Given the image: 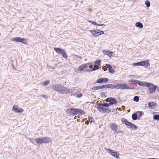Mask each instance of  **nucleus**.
Segmentation results:
<instances>
[{"label": "nucleus", "mask_w": 159, "mask_h": 159, "mask_svg": "<svg viewBox=\"0 0 159 159\" xmlns=\"http://www.w3.org/2000/svg\"><path fill=\"white\" fill-rule=\"evenodd\" d=\"M66 112L67 114L73 116L76 115H83L85 114L82 110L74 108L67 109Z\"/></svg>", "instance_id": "nucleus-1"}, {"label": "nucleus", "mask_w": 159, "mask_h": 159, "mask_svg": "<svg viewBox=\"0 0 159 159\" xmlns=\"http://www.w3.org/2000/svg\"><path fill=\"white\" fill-rule=\"evenodd\" d=\"M121 121L123 124H125L126 126L129 127V128L132 130H135L138 128V127L134 124L130 122L125 118H122Z\"/></svg>", "instance_id": "nucleus-2"}, {"label": "nucleus", "mask_w": 159, "mask_h": 159, "mask_svg": "<svg viewBox=\"0 0 159 159\" xmlns=\"http://www.w3.org/2000/svg\"><path fill=\"white\" fill-rule=\"evenodd\" d=\"M149 60L147 59L145 61H142L140 62H136L133 64L134 66H143L147 68L150 66V64L149 63Z\"/></svg>", "instance_id": "nucleus-3"}, {"label": "nucleus", "mask_w": 159, "mask_h": 159, "mask_svg": "<svg viewBox=\"0 0 159 159\" xmlns=\"http://www.w3.org/2000/svg\"><path fill=\"white\" fill-rule=\"evenodd\" d=\"M54 50L57 53L61 54L65 59H67V55L64 49L59 48H54Z\"/></svg>", "instance_id": "nucleus-4"}, {"label": "nucleus", "mask_w": 159, "mask_h": 159, "mask_svg": "<svg viewBox=\"0 0 159 159\" xmlns=\"http://www.w3.org/2000/svg\"><path fill=\"white\" fill-rule=\"evenodd\" d=\"M89 31L92 34V35L95 37L104 34L103 31L102 30L101 31L100 30L98 29L89 30Z\"/></svg>", "instance_id": "nucleus-5"}, {"label": "nucleus", "mask_w": 159, "mask_h": 159, "mask_svg": "<svg viewBox=\"0 0 159 159\" xmlns=\"http://www.w3.org/2000/svg\"><path fill=\"white\" fill-rule=\"evenodd\" d=\"M147 87L148 88L149 91L150 93H152L155 92L157 90L158 86L155 85L152 83L148 82Z\"/></svg>", "instance_id": "nucleus-6"}, {"label": "nucleus", "mask_w": 159, "mask_h": 159, "mask_svg": "<svg viewBox=\"0 0 159 159\" xmlns=\"http://www.w3.org/2000/svg\"><path fill=\"white\" fill-rule=\"evenodd\" d=\"M12 40L14 42H21L25 44H27L26 42L27 39L20 37L14 38L12 39Z\"/></svg>", "instance_id": "nucleus-7"}, {"label": "nucleus", "mask_w": 159, "mask_h": 159, "mask_svg": "<svg viewBox=\"0 0 159 159\" xmlns=\"http://www.w3.org/2000/svg\"><path fill=\"white\" fill-rule=\"evenodd\" d=\"M106 149L107 152L112 156L117 159L119 158V154L118 152H115L114 151L110 149L106 148Z\"/></svg>", "instance_id": "nucleus-8"}, {"label": "nucleus", "mask_w": 159, "mask_h": 159, "mask_svg": "<svg viewBox=\"0 0 159 159\" xmlns=\"http://www.w3.org/2000/svg\"><path fill=\"white\" fill-rule=\"evenodd\" d=\"M59 92L61 93L68 94L70 92L69 89L61 85Z\"/></svg>", "instance_id": "nucleus-9"}, {"label": "nucleus", "mask_w": 159, "mask_h": 159, "mask_svg": "<svg viewBox=\"0 0 159 159\" xmlns=\"http://www.w3.org/2000/svg\"><path fill=\"white\" fill-rule=\"evenodd\" d=\"M122 90L125 89H135V88L133 87V86H129V85L126 84V83H122Z\"/></svg>", "instance_id": "nucleus-10"}, {"label": "nucleus", "mask_w": 159, "mask_h": 159, "mask_svg": "<svg viewBox=\"0 0 159 159\" xmlns=\"http://www.w3.org/2000/svg\"><path fill=\"white\" fill-rule=\"evenodd\" d=\"M107 99L108 100V101H107V102H109L112 105L114 104H116L117 102V101L116 99L114 98L110 97L108 98Z\"/></svg>", "instance_id": "nucleus-11"}, {"label": "nucleus", "mask_w": 159, "mask_h": 159, "mask_svg": "<svg viewBox=\"0 0 159 159\" xmlns=\"http://www.w3.org/2000/svg\"><path fill=\"white\" fill-rule=\"evenodd\" d=\"M109 80L108 78H101L98 79L96 81V83H106Z\"/></svg>", "instance_id": "nucleus-12"}, {"label": "nucleus", "mask_w": 159, "mask_h": 159, "mask_svg": "<svg viewBox=\"0 0 159 159\" xmlns=\"http://www.w3.org/2000/svg\"><path fill=\"white\" fill-rule=\"evenodd\" d=\"M102 105V103H100L97 106V108L98 110L100 112L104 113L105 107Z\"/></svg>", "instance_id": "nucleus-13"}, {"label": "nucleus", "mask_w": 159, "mask_h": 159, "mask_svg": "<svg viewBox=\"0 0 159 159\" xmlns=\"http://www.w3.org/2000/svg\"><path fill=\"white\" fill-rule=\"evenodd\" d=\"M107 89V84L100 86H97L93 87L92 90H97L98 89Z\"/></svg>", "instance_id": "nucleus-14"}, {"label": "nucleus", "mask_w": 159, "mask_h": 159, "mask_svg": "<svg viewBox=\"0 0 159 159\" xmlns=\"http://www.w3.org/2000/svg\"><path fill=\"white\" fill-rule=\"evenodd\" d=\"M110 127L111 129L115 132H117V130L118 128V126L114 123L110 124Z\"/></svg>", "instance_id": "nucleus-15"}, {"label": "nucleus", "mask_w": 159, "mask_h": 159, "mask_svg": "<svg viewBox=\"0 0 159 159\" xmlns=\"http://www.w3.org/2000/svg\"><path fill=\"white\" fill-rule=\"evenodd\" d=\"M148 83V82H147L140 81L138 80L137 84H138L140 86L147 87Z\"/></svg>", "instance_id": "nucleus-16"}, {"label": "nucleus", "mask_w": 159, "mask_h": 159, "mask_svg": "<svg viewBox=\"0 0 159 159\" xmlns=\"http://www.w3.org/2000/svg\"><path fill=\"white\" fill-rule=\"evenodd\" d=\"M12 110L16 112L17 113L22 112L24 110L21 108L17 107L16 106H14L12 107Z\"/></svg>", "instance_id": "nucleus-17"}, {"label": "nucleus", "mask_w": 159, "mask_h": 159, "mask_svg": "<svg viewBox=\"0 0 159 159\" xmlns=\"http://www.w3.org/2000/svg\"><path fill=\"white\" fill-rule=\"evenodd\" d=\"M43 143H48L51 142L52 139L49 137H42Z\"/></svg>", "instance_id": "nucleus-18"}, {"label": "nucleus", "mask_w": 159, "mask_h": 159, "mask_svg": "<svg viewBox=\"0 0 159 159\" xmlns=\"http://www.w3.org/2000/svg\"><path fill=\"white\" fill-rule=\"evenodd\" d=\"M34 141L36 142V143L39 145H40V144L43 143L42 137L35 138L34 139Z\"/></svg>", "instance_id": "nucleus-19"}, {"label": "nucleus", "mask_w": 159, "mask_h": 159, "mask_svg": "<svg viewBox=\"0 0 159 159\" xmlns=\"http://www.w3.org/2000/svg\"><path fill=\"white\" fill-rule=\"evenodd\" d=\"M60 86L61 85L58 84L54 85L52 86V88L54 90L59 92Z\"/></svg>", "instance_id": "nucleus-20"}, {"label": "nucleus", "mask_w": 159, "mask_h": 159, "mask_svg": "<svg viewBox=\"0 0 159 159\" xmlns=\"http://www.w3.org/2000/svg\"><path fill=\"white\" fill-rule=\"evenodd\" d=\"M110 88L111 89H116V84H107V89Z\"/></svg>", "instance_id": "nucleus-21"}, {"label": "nucleus", "mask_w": 159, "mask_h": 159, "mask_svg": "<svg viewBox=\"0 0 159 159\" xmlns=\"http://www.w3.org/2000/svg\"><path fill=\"white\" fill-rule=\"evenodd\" d=\"M132 118L133 120H135L137 119L139 120L140 118H139L137 113H134L132 115Z\"/></svg>", "instance_id": "nucleus-22"}, {"label": "nucleus", "mask_w": 159, "mask_h": 159, "mask_svg": "<svg viewBox=\"0 0 159 159\" xmlns=\"http://www.w3.org/2000/svg\"><path fill=\"white\" fill-rule=\"evenodd\" d=\"M136 27H139L140 29H142L143 27V24L140 22H137L135 24Z\"/></svg>", "instance_id": "nucleus-23"}, {"label": "nucleus", "mask_w": 159, "mask_h": 159, "mask_svg": "<svg viewBox=\"0 0 159 159\" xmlns=\"http://www.w3.org/2000/svg\"><path fill=\"white\" fill-rule=\"evenodd\" d=\"M101 60L100 59L96 60L94 62V65L98 67L100 66Z\"/></svg>", "instance_id": "nucleus-24"}, {"label": "nucleus", "mask_w": 159, "mask_h": 159, "mask_svg": "<svg viewBox=\"0 0 159 159\" xmlns=\"http://www.w3.org/2000/svg\"><path fill=\"white\" fill-rule=\"evenodd\" d=\"M148 106L152 109H153L154 107L155 103L153 102H150L148 104Z\"/></svg>", "instance_id": "nucleus-25"}, {"label": "nucleus", "mask_w": 159, "mask_h": 159, "mask_svg": "<svg viewBox=\"0 0 159 159\" xmlns=\"http://www.w3.org/2000/svg\"><path fill=\"white\" fill-rule=\"evenodd\" d=\"M122 83L117 84H116V89H121V90H122Z\"/></svg>", "instance_id": "nucleus-26"}, {"label": "nucleus", "mask_w": 159, "mask_h": 159, "mask_svg": "<svg viewBox=\"0 0 159 159\" xmlns=\"http://www.w3.org/2000/svg\"><path fill=\"white\" fill-rule=\"evenodd\" d=\"M153 119L155 120H159V115L155 114L153 117Z\"/></svg>", "instance_id": "nucleus-27"}, {"label": "nucleus", "mask_w": 159, "mask_h": 159, "mask_svg": "<svg viewBox=\"0 0 159 159\" xmlns=\"http://www.w3.org/2000/svg\"><path fill=\"white\" fill-rule=\"evenodd\" d=\"M136 113H138L139 114L138 116L139 118H140V117L143 116L144 115V113L142 111H137Z\"/></svg>", "instance_id": "nucleus-28"}, {"label": "nucleus", "mask_w": 159, "mask_h": 159, "mask_svg": "<svg viewBox=\"0 0 159 159\" xmlns=\"http://www.w3.org/2000/svg\"><path fill=\"white\" fill-rule=\"evenodd\" d=\"M88 120L90 121L91 123L95 124V120L91 116H89L88 118Z\"/></svg>", "instance_id": "nucleus-29"}, {"label": "nucleus", "mask_w": 159, "mask_h": 159, "mask_svg": "<svg viewBox=\"0 0 159 159\" xmlns=\"http://www.w3.org/2000/svg\"><path fill=\"white\" fill-rule=\"evenodd\" d=\"M111 111V109L109 107L105 108L104 113H109Z\"/></svg>", "instance_id": "nucleus-30"}, {"label": "nucleus", "mask_w": 159, "mask_h": 159, "mask_svg": "<svg viewBox=\"0 0 159 159\" xmlns=\"http://www.w3.org/2000/svg\"><path fill=\"white\" fill-rule=\"evenodd\" d=\"M103 53L107 56H108L109 57H111V55H109V50H104L103 51Z\"/></svg>", "instance_id": "nucleus-31"}, {"label": "nucleus", "mask_w": 159, "mask_h": 159, "mask_svg": "<svg viewBox=\"0 0 159 159\" xmlns=\"http://www.w3.org/2000/svg\"><path fill=\"white\" fill-rule=\"evenodd\" d=\"M84 66H84V64H82L79 67L78 69L80 70L81 71H83L84 69L85 68Z\"/></svg>", "instance_id": "nucleus-32"}, {"label": "nucleus", "mask_w": 159, "mask_h": 159, "mask_svg": "<svg viewBox=\"0 0 159 159\" xmlns=\"http://www.w3.org/2000/svg\"><path fill=\"white\" fill-rule=\"evenodd\" d=\"M145 4L146 5L147 7L148 8L150 6V2L148 0H146L145 1Z\"/></svg>", "instance_id": "nucleus-33"}, {"label": "nucleus", "mask_w": 159, "mask_h": 159, "mask_svg": "<svg viewBox=\"0 0 159 159\" xmlns=\"http://www.w3.org/2000/svg\"><path fill=\"white\" fill-rule=\"evenodd\" d=\"M102 105L104 107H107V108L112 105L109 102L108 103H102Z\"/></svg>", "instance_id": "nucleus-34"}, {"label": "nucleus", "mask_w": 159, "mask_h": 159, "mask_svg": "<svg viewBox=\"0 0 159 159\" xmlns=\"http://www.w3.org/2000/svg\"><path fill=\"white\" fill-rule=\"evenodd\" d=\"M134 101L136 102H138L139 100V97L138 96H135L133 98Z\"/></svg>", "instance_id": "nucleus-35"}, {"label": "nucleus", "mask_w": 159, "mask_h": 159, "mask_svg": "<svg viewBox=\"0 0 159 159\" xmlns=\"http://www.w3.org/2000/svg\"><path fill=\"white\" fill-rule=\"evenodd\" d=\"M100 97L102 98L106 97V96L105 95V93L104 92H101L100 93Z\"/></svg>", "instance_id": "nucleus-36"}, {"label": "nucleus", "mask_w": 159, "mask_h": 159, "mask_svg": "<svg viewBox=\"0 0 159 159\" xmlns=\"http://www.w3.org/2000/svg\"><path fill=\"white\" fill-rule=\"evenodd\" d=\"M50 81L48 80L45 81L43 83V84L44 85L46 86L49 83Z\"/></svg>", "instance_id": "nucleus-37"}, {"label": "nucleus", "mask_w": 159, "mask_h": 159, "mask_svg": "<svg viewBox=\"0 0 159 159\" xmlns=\"http://www.w3.org/2000/svg\"><path fill=\"white\" fill-rule=\"evenodd\" d=\"M108 71L111 74H113L115 72V70L114 69H112V68H109Z\"/></svg>", "instance_id": "nucleus-38"}, {"label": "nucleus", "mask_w": 159, "mask_h": 159, "mask_svg": "<svg viewBox=\"0 0 159 159\" xmlns=\"http://www.w3.org/2000/svg\"><path fill=\"white\" fill-rule=\"evenodd\" d=\"M138 80H131L129 81V82L135 83L137 84Z\"/></svg>", "instance_id": "nucleus-39"}, {"label": "nucleus", "mask_w": 159, "mask_h": 159, "mask_svg": "<svg viewBox=\"0 0 159 159\" xmlns=\"http://www.w3.org/2000/svg\"><path fill=\"white\" fill-rule=\"evenodd\" d=\"M98 69V67H95V66H94L91 69V70L92 71H93L97 70Z\"/></svg>", "instance_id": "nucleus-40"}, {"label": "nucleus", "mask_w": 159, "mask_h": 159, "mask_svg": "<svg viewBox=\"0 0 159 159\" xmlns=\"http://www.w3.org/2000/svg\"><path fill=\"white\" fill-rule=\"evenodd\" d=\"M106 67L109 69V68H112V66H111L109 64H106L105 65Z\"/></svg>", "instance_id": "nucleus-41"}, {"label": "nucleus", "mask_w": 159, "mask_h": 159, "mask_svg": "<svg viewBox=\"0 0 159 159\" xmlns=\"http://www.w3.org/2000/svg\"><path fill=\"white\" fill-rule=\"evenodd\" d=\"M90 63H87L85 64H84V66H84L85 68H87L89 66V65H90Z\"/></svg>", "instance_id": "nucleus-42"}, {"label": "nucleus", "mask_w": 159, "mask_h": 159, "mask_svg": "<svg viewBox=\"0 0 159 159\" xmlns=\"http://www.w3.org/2000/svg\"><path fill=\"white\" fill-rule=\"evenodd\" d=\"M42 97L43 98L47 100L48 98V96L47 95H43Z\"/></svg>", "instance_id": "nucleus-43"}, {"label": "nucleus", "mask_w": 159, "mask_h": 159, "mask_svg": "<svg viewBox=\"0 0 159 159\" xmlns=\"http://www.w3.org/2000/svg\"><path fill=\"white\" fill-rule=\"evenodd\" d=\"M82 94L81 93H80L77 94V97L78 98H80L82 96Z\"/></svg>", "instance_id": "nucleus-44"}, {"label": "nucleus", "mask_w": 159, "mask_h": 159, "mask_svg": "<svg viewBox=\"0 0 159 159\" xmlns=\"http://www.w3.org/2000/svg\"><path fill=\"white\" fill-rule=\"evenodd\" d=\"M92 24H93L94 25H95L96 26H97L98 24L96 22H94V21H93L92 22Z\"/></svg>", "instance_id": "nucleus-45"}, {"label": "nucleus", "mask_w": 159, "mask_h": 159, "mask_svg": "<svg viewBox=\"0 0 159 159\" xmlns=\"http://www.w3.org/2000/svg\"><path fill=\"white\" fill-rule=\"evenodd\" d=\"M105 24H98L97 26H105Z\"/></svg>", "instance_id": "nucleus-46"}, {"label": "nucleus", "mask_w": 159, "mask_h": 159, "mask_svg": "<svg viewBox=\"0 0 159 159\" xmlns=\"http://www.w3.org/2000/svg\"><path fill=\"white\" fill-rule=\"evenodd\" d=\"M90 65H89V67L90 68H92L93 67V65L91 63H90Z\"/></svg>", "instance_id": "nucleus-47"}, {"label": "nucleus", "mask_w": 159, "mask_h": 159, "mask_svg": "<svg viewBox=\"0 0 159 159\" xmlns=\"http://www.w3.org/2000/svg\"><path fill=\"white\" fill-rule=\"evenodd\" d=\"M109 55H111H111L113 53V52L112 51H110L109 50Z\"/></svg>", "instance_id": "nucleus-48"}, {"label": "nucleus", "mask_w": 159, "mask_h": 159, "mask_svg": "<svg viewBox=\"0 0 159 159\" xmlns=\"http://www.w3.org/2000/svg\"><path fill=\"white\" fill-rule=\"evenodd\" d=\"M86 71L88 72H90L91 71H92L91 70L89 69H86Z\"/></svg>", "instance_id": "nucleus-49"}, {"label": "nucleus", "mask_w": 159, "mask_h": 159, "mask_svg": "<svg viewBox=\"0 0 159 159\" xmlns=\"http://www.w3.org/2000/svg\"><path fill=\"white\" fill-rule=\"evenodd\" d=\"M85 123L86 125H89V121L87 120L85 122Z\"/></svg>", "instance_id": "nucleus-50"}, {"label": "nucleus", "mask_w": 159, "mask_h": 159, "mask_svg": "<svg viewBox=\"0 0 159 159\" xmlns=\"http://www.w3.org/2000/svg\"><path fill=\"white\" fill-rule=\"evenodd\" d=\"M76 56V57H78V58H80V59H81V58H82V57H80V56H78V55H76V56Z\"/></svg>", "instance_id": "nucleus-51"}, {"label": "nucleus", "mask_w": 159, "mask_h": 159, "mask_svg": "<svg viewBox=\"0 0 159 159\" xmlns=\"http://www.w3.org/2000/svg\"><path fill=\"white\" fill-rule=\"evenodd\" d=\"M30 142L31 143H32L33 144H34V145H35L36 144V143H35L33 141H31V140L30 141Z\"/></svg>", "instance_id": "nucleus-52"}, {"label": "nucleus", "mask_w": 159, "mask_h": 159, "mask_svg": "<svg viewBox=\"0 0 159 159\" xmlns=\"http://www.w3.org/2000/svg\"><path fill=\"white\" fill-rule=\"evenodd\" d=\"M116 132L117 133V134H118L119 133H122V132L121 131H117V132Z\"/></svg>", "instance_id": "nucleus-53"}, {"label": "nucleus", "mask_w": 159, "mask_h": 159, "mask_svg": "<svg viewBox=\"0 0 159 159\" xmlns=\"http://www.w3.org/2000/svg\"><path fill=\"white\" fill-rule=\"evenodd\" d=\"M157 91L158 92H159V87H157Z\"/></svg>", "instance_id": "nucleus-54"}, {"label": "nucleus", "mask_w": 159, "mask_h": 159, "mask_svg": "<svg viewBox=\"0 0 159 159\" xmlns=\"http://www.w3.org/2000/svg\"><path fill=\"white\" fill-rule=\"evenodd\" d=\"M147 159H159L155 158H148Z\"/></svg>", "instance_id": "nucleus-55"}, {"label": "nucleus", "mask_w": 159, "mask_h": 159, "mask_svg": "<svg viewBox=\"0 0 159 159\" xmlns=\"http://www.w3.org/2000/svg\"><path fill=\"white\" fill-rule=\"evenodd\" d=\"M93 21H90V20H89V22L90 23H92V22Z\"/></svg>", "instance_id": "nucleus-56"}, {"label": "nucleus", "mask_w": 159, "mask_h": 159, "mask_svg": "<svg viewBox=\"0 0 159 159\" xmlns=\"http://www.w3.org/2000/svg\"><path fill=\"white\" fill-rule=\"evenodd\" d=\"M86 120V119H84L83 120V121H84V120Z\"/></svg>", "instance_id": "nucleus-57"}, {"label": "nucleus", "mask_w": 159, "mask_h": 159, "mask_svg": "<svg viewBox=\"0 0 159 159\" xmlns=\"http://www.w3.org/2000/svg\"><path fill=\"white\" fill-rule=\"evenodd\" d=\"M112 83L115 84H116V82H112Z\"/></svg>", "instance_id": "nucleus-58"}, {"label": "nucleus", "mask_w": 159, "mask_h": 159, "mask_svg": "<svg viewBox=\"0 0 159 159\" xmlns=\"http://www.w3.org/2000/svg\"><path fill=\"white\" fill-rule=\"evenodd\" d=\"M130 76H132L133 77H134V75H130Z\"/></svg>", "instance_id": "nucleus-59"}, {"label": "nucleus", "mask_w": 159, "mask_h": 159, "mask_svg": "<svg viewBox=\"0 0 159 159\" xmlns=\"http://www.w3.org/2000/svg\"><path fill=\"white\" fill-rule=\"evenodd\" d=\"M76 118H77V117H76V116H75V119H76Z\"/></svg>", "instance_id": "nucleus-60"}, {"label": "nucleus", "mask_w": 159, "mask_h": 159, "mask_svg": "<svg viewBox=\"0 0 159 159\" xmlns=\"http://www.w3.org/2000/svg\"><path fill=\"white\" fill-rule=\"evenodd\" d=\"M104 70H106L105 69H104Z\"/></svg>", "instance_id": "nucleus-61"}]
</instances>
